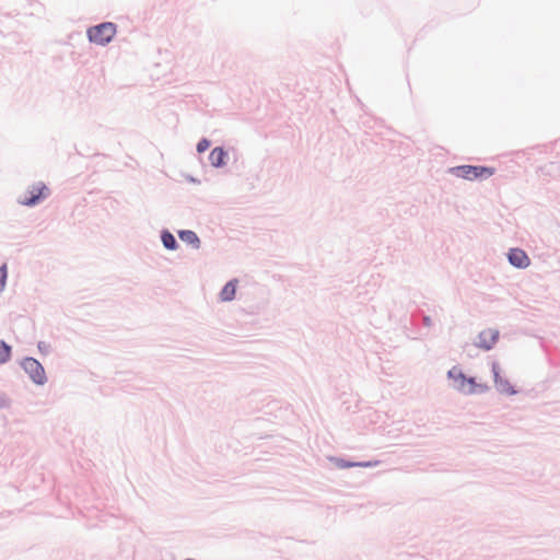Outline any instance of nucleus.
I'll return each mask as SVG.
<instances>
[{
    "label": "nucleus",
    "mask_w": 560,
    "mask_h": 560,
    "mask_svg": "<svg viewBox=\"0 0 560 560\" xmlns=\"http://www.w3.org/2000/svg\"><path fill=\"white\" fill-rule=\"evenodd\" d=\"M5 280H7V266L2 265L0 267V292L3 290V288L5 285Z\"/></svg>",
    "instance_id": "obj_13"
},
{
    "label": "nucleus",
    "mask_w": 560,
    "mask_h": 560,
    "mask_svg": "<svg viewBox=\"0 0 560 560\" xmlns=\"http://www.w3.org/2000/svg\"><path fill=\"white\" fill-rule=\"evenodd\" d=\"M225 155V152L221 148H214L209 155V161L211 165L218 167L224 163Z\"/></svg>",
    "instance_id": "obj_9"
},
{
    "label": "nucleus",
    "mask_w": 560,
    "mask_h": 560,
    "mask_svg": "<svg viewBox=\"0 0 560 560\" xmlns=\"http://www.w3.org/2000/svg\"><path fill=\"white\" fill-rule=\"evenodd\" d=\"M179 235V238L185 242V243H188V244H191L194 247L198 248L199 247V238L197 236V234L192 231H180L178 233Z\"/></svg>",
    "instance_id": "obj_10"
},
{
    "label": "nucleus",
    "mask_w": 560,
    "mask_h": 560,
    "mask_svg": "<svg viewBox=\"0 0 560 560\" xmlns=\"http://www.w3.org/2000/svg\"><path fill=\"white\" fill-rule=\"evenodd\" d=\"M209 147H210V142L208 140L203 139L197 144V150H198V152H205L206 150H208Z\"/></svg>",
    "instance_id": "obj_14"
},
{
    "label": "nucleus",
    "mask_w": 560,
    "mask_h": 560,
    "mask_svg": "<svg viewBox=\"0 0 560 560\" xmlns=\"http://www.w3.org/2000/svg\"><path fill=\"white\" fill-rule=\"evenodd\" d=\"M48 195V187L43 183H37L30 187L25 196L20 199V203L28 207L34 206L37 205L42 199H45Z\"/></svg>",
    "instance_id": "obj_4"
},
{
    "label": "nucleus",
    "mask_w": 560,
    "mask_h": 560,
    "mask_svg": "<svg viewBox=\"0 0 560 560\" xmlns=\"http://www.w3.org/2000/svg\"><path fill=\"white\" fill-rule=\"evenodd\" d=\"M162 242H163V245L167 249H175L176 248L175 237L171 233H168V232H165V233L162 234Z\"/></svg>",
    "instance_id": "obj_11"
},
{
    "label": "nucleus",
    "mask_w": 560,
    "mask_h": 560,
    "mask_svg": "<svg viewBox=\"0 0 560 560\" xmlns=\"http://www.w3.org/2000/svg\"><path fill=\"white\" fill-rule=\"evenodd\" d=\"M509 261L517 268H526L529 266L530 260L527 254L520 248H512L509 253Z\"/></svg>",
    "instance_id": "obj_7"
},
{
    "label": "nucleus",
    "mask_w": 560,
    "mask_h": 560,
    "mask_svg": "<svg viewBox=\"0 0 560 560\" xmlns=\"http://www.w3.org/2000/svg\"><path fill=\"white\" fill-rule=\"evenodd\" d=\"M448 376L454 378L457 383V387L467 394H474L486 389V386L477 384L475 378H468L460 371L455 369L448 372Z\"/></svg>",
    "instance_id": "obj_3"
},
{
    "label": "nucleus",
    "mask_w": 560,
    "mask_h": 560,
    "mask_svg": "<svg viewBox=\"0 0 560 560\" xmlns=\"http://www.w3.org/2000/svg\"><path fill=\"white\" fill-rule=\"evenodd\" d=\"M11 348L3 341H0V363H4L10 359Z\"/></svg>",
    "instance_id": "obj_12"
},
{
    "label": "nucleus",
    "mask_w": 560,
    "mask_h": 560,
    "mask_svg": "<svg viewBox=\"0 0 560 560\" xmlns=\"http://www.w3.org/2000/svg\"><path fill=\"white\" fill-rule=\"evenodd\" d=\"M499 338V331L492 328L482 330L478 336L477 346L483 350H490Z\"/></svg>",
    "instance_id": "obj_6"
},
{
    "label": "nucleus",
    "mask_w": 560,
    "mask_h": 560,
    "mask_svg": "<svg viewBox=\"0 0 560 560\" xmlns=\"http://www.w3.org/2000/svg\"><path fill=\"white\" fill-rule=\"evenodd\" d=\"M23 366L35 383L44 384L46 380L45 371L37 360L33 358H27L24 360Z\"/></svg>",
    "instance_id": "obj_5"
},
{
    "label": "nucleus",
    "mask_w": 560,
    "mask_h": 560,
    "mask_svg": "<svg viewBox=\"0 0 560 560\" xmlns=\"http://www.w3.org/2000/svg\"><path fill=\"white\" fill-rule=\"evenodd\" d=\"M457 177L474 180L476 178H487L493 175L494 171L485 166L463 165L453 170Z\"/></svg>",
    "instance_id": "obj_2"
},
{
    "label": "nucleus",
    "mask_w": 560,
    "mask_h": 560,
    "mask_svg": "<svg viewBox=\"0 0 560 560\" xmlns=\"http://www.w3.org/2000/svg\"><path fill=\"white\" fill-rule=\"evenodd\" d=\"M236 293V280L228 282L220 292V298L224 302L232 301Z\"/></svg>",
    "instance_id": "obj_8"
},
{
    "label": "nucleus",
    "mask_w": 560,
    "mask_h": 560,
    "mask_svg": "<svg viewBox=\"0 0 560 560\" xmlns=\"http://www.w3.org/2000/svg\"><path fill=\"white\" fill-rule=\"evenodd\" d=\"M116 34V25L110 22L90 27L88 30L89 39L96 45L108 44Z\"/></svg>",
    "instance_id": "obj_1"
},
{
    "label": "nucleus",
    "mask_w": 560,
    "mask_h": 560,
    "mask_svg": "<svg viewBox=\"0 0 560 560\" xmlns=\"http://www.w3.org/2000/svg\"><path fill=\"white\" fill-rule=\"evenodd\" d=\"M494 377L498 378V372L495 371V366H493Z\"/></svg>",
    "instance_id": "obj_15"
}]
</instances>
